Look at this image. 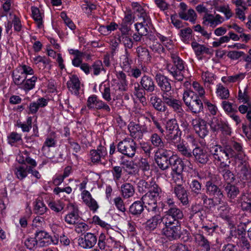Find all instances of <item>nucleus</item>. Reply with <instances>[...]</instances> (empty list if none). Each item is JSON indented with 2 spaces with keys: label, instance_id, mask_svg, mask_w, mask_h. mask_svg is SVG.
I'll return each mask as SVG.
<instances>
[{
  "label": "nucleus",
  "instance_id": "obj_1",
  "mask_svg": "<svg viewBox=\"0 0 251 251\" xmlns=\"http://www.w3.org/2000/svg\"><path fill=\"white\" fill-rule=\"evenodd\" d=\"M209 151V156L215 165L221 168L227 166V162L230 164L229 159L236 155L235 151L228 145H214L210 146Z\"/></svg>",
  "mask_w": 251,
  "mask_h": 251
},
{
  "label": "nucleus",
  "instance_id": "obj_2",
  "mask_svg": "<svg viewBox=\"0 0 251 251\" xmlns=\"http://www.w3.org/2000/svg\"><path fill=\"white\" fill-rule=\"evenodd\" d=\"M161 194V189L156 185H153L151 190L142 198L144 207L149 212H155L157 208V202Z\"/></svg>",
  "mask_w": 251,
  "mask_h": 251
},
{
  "label": "nucleus",
  "instance_id": "obj_3",
  "mask_svg": "<svg viewBox=\"0 0 251 251\" xmlns=\"http://www.w3.org/2000/svg\"><path fill=\"white\" fill-rule=\"evenodd\" d=\"M171 57L175 65L168 64L167 70L176 80L182 81L183 79V72L184 70V63L178 56V53L176 50L171 52Z\"/></svg>",
  "mask_w": 251,
  "mask_h": 251
},
{
  "label": "nucleus",
  "instance_id": "obj_4",
  "mask_svg": "<svg viewBox=\"0 0 251 251\" xmlns=\"http://www.w3.org/2000/svg\"><path fill=\"white\" fill-rule=\"evenodd\" d=\"M163 221L164 227L162 233L170 240L179 239L181 234L180 224L179 222L173 223L171 221Z\"/></svg>",
  "mask_w": 251,
  "mask_h": 251
},
{
  "label": "nucleus",
  "instance_id": "obj_5",
  "mask_svg": "<svg viewBox=\"0 0 251 251\" xmlns=\"http://www.w3.org/2000/svg\"><path fill=\"white\" fill-rule=\"evenodd\" d=\"M227 145L230 146L236 153V155L232 158H236L241 164L238 166V169L241 171V174L246 176L248 172V158L243 152L241 144L236 142H232Z\"/></svg>",
  "mask_w": 251,
  "mask_h": 251
},
{
  "label": "nucleus",
  "instance_id": "obj_6",
  "mask_svg": "<svg viewBox=\"0 0 251 251\" xmlns=\"http://www.w3.org/2000/svg\"><path fill=\"white\" fill-rule=\"evenodd\" d=\"M197 96H194V92L186 91L183 94V100L189 109L194 113H199L203 109L201 100Z\"/></svg>",
  "mask_w": 251,
  "mask_h": 251
},
{
  "label": "nucleus",
  "instance_id": "obj_7",
  "mask_svg": "<svg viewBox=\"0 0 251 251\" xmlns=\"http://www.w3.org/2000/svg\"><path fill=\"white\" fill-rule=\"evenodd\" d=\"M180 132L176 119L168 120L166 124L164 132L166 139L170 143L176 144L180 140Z\"/></svg>",
  "mask_w": 251,
  "mask_h": 251
},
{
  "label": "nucleus",
  "instance_id": "obj_8",
  "mask_svg": "<svg viewBox=\"0 0 251 251\" xmlns=\"http://www.w3.org/2000/svg\"><path fill=\"white\" fill-rule=\"evenodd\" d=\"M118 150L122 154L132 157L136 152V144L133 140L129 138H125L118 143Z\"/></svg>",
  "mask_w": 251,
  "mask_h": 251
},
{
  "label": "nucleus",
  "instance_id": "obj_9",
  "mask_svg": "<svg viewBox=\"0 0 251 251\" xmlns=\"http://www.w3.org/2000/svg\"><path fill=\"white\" fill-rule=\"evenodd\" d=\"M87 106L89 109H101L107 113H109L111 110L109 106L100 100L96 95H92L89 97L87 101Z\"/></svg>",
  "mask_w": 251,
  "mask_h": 251
},
{
  "label": "nucleus",
  "instance_id": "obj_10",
  "mask_svg": "<svg viewBox=\"0 0 251 251\" xmlns=\"http://www.w3.org/2000/svg\"><path fill=\"white\" fill-rule=\"evenodd\" d=\"M154 159L158 167L162 170H165L169 168L173 158L171 157L169 159L166 151L158 149L155 152Z\"/></svg>",
  "mask_w": 251,
  "mask_h": 251
},
{
  "label": "nucleus",
  "instance_id": "obj_11",
  "mask_svg": "<svg viewBox=\"0 0 251 251\" xmlns=\"http://www.w3.org/2000/svg\"><path fill=\"white\" fill-rule=\"evenodd\" d=\"M67 208L70 211L65 216V221L68 225H74L80 220L77 205L75 203L69 202Z\"/></svg>",
  "mask_w": 251,
  "mask_h": 251
},
{
  "label": "nucleus",
  "instance_id": "obj_12",
  "mask_svg": "<svg viewBox=\"0 0 251 251\" xmlns=\"http://www.w3.org/2000/svg\"><path fill=\"white\" fill-rule=\"evenodd\" d=\"M89 158L93 163H100L101 161L105 160L107 157L106 148L101 145L99 146L97 149L91 150L89 154Z\"/></svg>",
  "mask_w": 251,
  "mask_h": 251
},
{
  "label": "nucleus",
  "instance_id": "obj_13",
  "mask_svg": "<svg viewBox=\"0 0 251 251\" xmlns=\"http://www.w3.org/2000/svg\"><path fill=\"white\" fill-rule=\"evenodd\" d=\"M192 125L196 133L201 138H204L208 133V125L204 120L197 118L192 120Z\"/></svg>",
  "mask_w": 251,
  "mask_h": 251
},
{
  "label": "nucleus",
  "instance_id": "obj_14",
  "mask_svg": "<svg viewBox=\"0 0 251 251\" xmlns=\"http://www.w3.org/2000/svg\"><path fill=\"white\" fill-rule=\"evenodd\" d=\"M97 241V238L94 233L87 232L78 238V244L83 249H89L95 245Z\"/></svg>",
  "mask_w": 251,
  "mask_h": 251
},
{
  "label": "nucleus",
  "instance_id": "obj_15",
  "mask_svg": "<svg viewBox=\"0 0 251 251\" xmlns=\"http://www.w3.org/2000/svg\"><path fill=\"white\" fill-rule=\"evenodd\" d=\"M131 136L135 139H142L143 134L148 131L147 127L131 122L128 125Z\"/></svg>",
  "mask_w": 251,
  "mask_h": 251
},
{
  "label": "nucleus",
  "instance_id": "obj_16",
  "mask_svg": "<svg viewBox=\"0 0 251 251\" xmlns=\"http://www.w3.org/2000/svg\"><path fill=\"white\" fill-rule=\"evenodd\" d=\"M202 20V24L204 25L212 28L216 27L217 25L222 24L225 21L224 18L219 14L214 15L209 13L205 14Z\"/></svg>",
  "mask_w": 251,
  "mask_h": 251
},
{
  "label": "nucleus",
  "instance_id": "obj_17",
  "mask_svg": "<svg viewBox=\"0 0 251 251\" xmlns=\"http://www.w3.org/2000/svg\"><path fill=\"white\" fill-rule=\"evenodd\" d=\"M142 21L134 25L136 31L140 35H147L152 26L151 19L149 17L140 19Z\"/></svg>",
  "mask_w": 251,
  "mask_h": 251
},
{
  "label": "nucleus",
  "instance_id": "obj_18",
  "mask_svg": "<svg viewBox=\"0 0 251 251\" xmlns=\"http://www.w3.org/2000/svg\"><path fill=\"white\" fill-rule=\"evenodd\" d=\"M31 62L40 70H44L45 69L50 70L51 68V61L45 56L35 55L33 57H30Z\"/></svg>",
  "mask_w": 251,
  "mask_h": 251
},
{
  "label": "nucleus",
  "instance_id": "obj_19",
  "mask_svg": "<svg viewBox=\"0 0 251 251\" xmlns=\"http://www.w3.org/2000/svg\"><path fill=\"white\" fill-rule=\"evenodd\" d=\"M109 237L106 238L105 234L100 233L99 237L98 245L100 250H105L107 247L109 248L113 245H119V241L116 240L114 237H112V234H108Z\"/></svg>",
  "mask_w": 251,
  "mask_h": 251
},
{
  "label": "nucleus",
  "instance_id": "obj_20",
  "mask_svg": "<svg viewBox=\"0 0 251 251\" xmlns=\"http://www.w3.org/2000/svg\"><path fill=\"white\" fill-rule=\"evenodd\" d=\"M171 93H163L162 98L164 102L172 107L175 111L178 113H182L183 110L181 107V102L175 99L171 95Z\"/></svg>",
  "mask_w": 251,
  "mask_h": 251
},
{
  "label": "nucleus",
  "instance_id": "obj_21",
  "mask_svg": "<svg viewBox=\"0 0 251 251\" xmlns=\"http://www.w3.org/2000/svg\"><path fill=\"white\" fill-rule=\"evenodd\" d=\"M206 192L214 199L219 204H222V200L224 197L223 193L217 185L213 184L211 181H207L206 183Z\"/></svg>",
  "mask_w": 251,
  "mask_h": 251
},
{
  "label": "nucleus",
  "instance_id": "obj_22",
  "mask_svg": "<svg viewBox=\"0 0 251 251\" xmlns=\"http://www.w3.org/2000/svg\"><path fill=\"white\" fill-rule=\"evenodd\" d=\"M183 217L182 211L176 207L170 208L166 213L162 220L171 221L173 223L178 222V220H181Z\"/></svg>",
  "mask_w": 251,
  "mask_h": 251
},
{
  "label": "nucleus",
  "instance_id": "obj_23",
  "mask_svg": "<svg viewBox=\"0 0 251 251\" xmlns=\"http://www.w3.org/2000/svg\"><path fill=\"white\" fill-rule=\"evenodd\" d=\"M81 197L83 203L87 205L93 212H96L99 206L96 201L93 198L88 191L81 192Z\"/></svg>",
  "mask_w": 251,
  "mask_h": 251
},
{
  "label": "nucleus",
  "instance_id": "obj_24",
  "mask_svg": "<svg viewBox=\"0 0 251 251\" xmlns=\"http://www.w3.org/2000/svg\"><path fill=\"white\" fill-rule=\"evenodd\" d=\"M230 208L226 203H223L218 208V213L219 216L228 223L230 228L234 226V222L229 213Z\"/></svg>",
  "mask_w": 251,
  "mask_h": 251
},
{
  "label": "nucleus",
  "instance_id": "obj_25",
  "mask_svg": "<svg viewBox=\"0 0 251 251\" xmlns=\"http://www.w3.org/2000/svg\"><path fill=\"white\" fill-rule=\"evenodd\" d=\"M116 75L117 79L114 82V89L116 91L119 90L120 92L126 91L127 86L126 75L122 71L116 72Z\"/></svg>",
  "mask_w": 251,
  "mask_h": 251
},
{
  "label": "nucleus",
  "instance_id": "obj_26",
  "mask_svg": "<svg viewBox=\"0 0 251 251\" xmlns=\"http://www.w3.org/2000/svg\"><path fill=\"white\" fill-rule=\"evenodd\" d=\"M92 220L93 224L100 226L104 231L106 232L107 234H113V232H116L118 235L120 236H122L120 233L116 232L110 224L100 219L98 216H94Z\"/></svg>",
  "mask_w": 251,
  "mask_h": 251
},
{
  "label": "nucleus",
  "instance_id": "obj_27",
  "mask_svg": "<svg viewBox=\"0 0 251 251\" xmlns=\"http://www.w3.org/2000/svg\"><path fill=\"white\" fill-rule=\"evenodd\" d=\"M15 177L19 180H23L29 174V168L26 164L16 165L13 168Z\"/></svg>",
  "mask_w": 251,
  "mask_h": 251
},
{
  "label": "nucleus",
  "instance_id": "obj_28",
  "mask_svg": "<svg viewBox=\"0 0 251 251\" xmlns=\"http://www.w3.org/2000/svg\"><path fill=\"white\" fill-rule=\"evenodd\" d=\"M31 10L32 18L37 24L38 28H42L43 25V19L44 18V10L35 6H32Z\"/></svg>",
  "mask_w": 251,
  "mask_h": 251
},
{
  "label": "nucleus",
  "instance_id": "obj_29",
  "mask_svg": "<svg viewBox=\"0 0 251 251\" xmlns=\"http://www.w3.org/2000/svg\"><path fill=\"white\" fill-rule=\"evenodd\" d=\"M193 154L196 160L201 163L205 164L209 160V156L206 151L200 147H195L193 151Z\"/></svg>",
  "mask_w": 251,
  "mask_h": 251
},
{
  "label": "nucleus",
  "instance_id": "obj_30",
  "mask_svg": "<svg viewBox=\"0 0 251 251\" xmlns=\"http://www.w3.org/2000/svg\"><path fill=\"white\" fill-rule=\"evenodd\" d=\"M174 160V162H171L172 172L171 173H182L184 169V164H189V167L190 169H192V164L188 160L183 161L179 158H177Z\"/></svg>",
  "mask_w": 251,
  "mask_h": 251
},
{
  "label": "nucleus",
  "instance_id": "obj_31",
  "mask_svg": "<svg viewBox=\"0 0 251 251\" xmlns=\"http://www.w3.org/2000/svg\"><path fill=\"white\" fill-rule=\"evenodd\" d=\"M57 136L55 131L50 130L47 138L43 144L42 150L44 152L50 148H53L56 146Z\"/></svg>",
  "mask_w": 251,
  "mask_h": 251
},
{
  "label": "nucleus",
  "instance_id": "obj_32",
  "mask_svg": "<svg viewBox=\"0 0 251 251\" xmlns=\"http://www.w3.org/2000/svg\"><path fill=\"white\" fill-rule=\"evenodd\" d=\"M156 79L158 86L163 91V93H171V84L167 77L161 74H157L156 75Z\"/></svg>",
  "mask_w": 251,
  "mask_h": 251
},
{
  "label": "nucleus",
  "instance_id": "obj_33",
  "mask_svg": "<svg viewBox=\"0 0 251 251\" xmlns=\"http://www.w3.org/2000/svg\"><path fill=\"white\" fill-rule=\"evenodd\" d=\"M35 235L39 247L47 246L50 245L51 236L46 231L41 230L36 232Z\"/></svg>",
  "mask_w": 251,
  "mask_h": 251
},
{
  "label": "nucleus",
  "instance_id": "obj_34",
  "mask_svg": "<svg viewBox=\"0 0 251 251\" xmlns=\"http://www.w3.org/2000/svg\"><path fill=\"white\" fill-rule=\"evenodd\" d=\"M48 103V100L44 98L38 99L37 101L29 103L28 106L29 113L34 114L37 113L40 107H45Z\"/></svg>",
  "mask_w": 251,
  "mask_h": 251
},
{
  "label": "nucleus",
  "instance_id": "obj_35",
  "mask_svg": "<svg viewBox=\"0 0 251 251\" xmlns=\"http://www.w3.org/2000/svg\"><path fill=\"white\" fill-rule=\"evenodd\" d=\"M211 128L216 131L220 129L223 134L229 135L231 133V129L230 126L227 125H223L220 126V124L216 118H213L210 124Z\"/></svg>",
  "mask_w": 251,
  "mask_h": 251
},
{
  "label": "nucleus",
  "instance_id": "obj_36",
  "mask_svg": "<svg viewBox=\"0 0 251 251\" xmlns=\"http://www.w3.org/2000/svg\"><path fill=\"white\" fill-rule=\"evenodd\" d=\"M140 83L143 89L147 92H152L154 91L155 85L151 77L144 75L142 77Z\"/></svg>",
  "mask_w": 251,
  "mask_h": 251
},
{
  "label": "nucleus",
  "instance_id": "obj_37",
  "mask_svg": "<svg viewBox=\"0 0 251 251\" xmlns=\"http://www.w3.org/2000/svg\"><path fill=\"white\" fill-rule=\"evenodd\" d=\"M67 86L72 93L77 95L80 88V81L78 77L75 75H72L70 80L67 82Z\"/></svg>",
  "mask_w": 251,
  "mask_h": 251
},
{
  "label": "nucleus",
  "instance_id": "obj_38",
  "mask_svg": "<svg viewBox=\"0 0 251 251\" xmlns=\"http://www.w3.org/2000/svg\"><path fill=\"white\" fill-rule=\"evenodd\" d=\"M37 81V77L35 75H33L29 78H26L19 88L24 90L25 93H27L35 87Z\"/></svg>",
  "mask_w": 251,
  "mask_h": 251
},
{
  "label": "nucleus",
  "instance_id": "obj_39",
  "mask_svg": "<svg viewBox=\"0 0 251 251\" xmlns=\"http://www.w3.org/2000/svg\"><path fill=\"white\" fill-rule=\"evenodd\" d=\"M174 192L176 197L183 205L188 204V195L186 190L182 186H175L174 187Z\"/></svg>",
  "mask_w": 251,
  "mask_h": 251
},
{
  "label": "nucleus",
  "instance_id": "obj_40",
  "mask_svg": "<svg viewBox=\"0 0 251 251\" xmlns=\"http://www.w3.org/2000/svg\"><path fill=\"white\" fill-rule=\"evenodd\" d=\"M195 240L198 246L202 248V250L205 251H210V242L202 234H197L195 236Z\"/></svg>",
  "mask_w": 251,
  "mask_h": 251
},
{
  "label": "nucleus",
  "instance_id": "obj_41",
  "mask_svg": "<svg viewBox=\"0 0 251 251\" xmlns=\"http://www.w3.org/2000/svg\"><path fill=\"white\" fill-rule=\"evenodd\" d=\"M22 135L16 132H11L7 136V143L11 146H16L18 144L22 142Z\"/></svg>",
  "mask_w": 251,
  "mask_h": 251
},
{
  "label": "nucleus",
  "instance_id": "obj_42",
  "mask_svg": "<svg viewBox=\"0 0 251 251\" xmlns=\"http://www.w3.org/2000/svg\"><path fill=\"white\" fill-rule=\"evenodd\" d=\"M12 77L14 83L19 87L22 84L26 78L25 75L22 73L18 68H16L12 72Z\"/></svg>",
  "mask_w": 251,
  "mask_h": 251
},
{
  "label": "nucleus",
  "instance_id": "obj_43",
  "mask_svg": "<svg viewBox=\"0 0 251 251\" xmlns=\"http://www.w3.org/2000/svg\"><path fill=\"white\" fill-rule=\"evenodd\" d=\"M161 218L159 215H155L147 220L145 224L147 230L152 231L156 228L158 225L161 222Z\"/></svg>",
  "mask_w": 251,
  "mask_h": 251
},
{
  "label": "nucleus",
  "instance_id": "obj_44",
  "mask_svg": "<svg viewBox=\"0 0 251 251\" xmlns=\"http://www.w3.org/2000/svg\"><path fill=\"white\" fill-rule=\"evenodd\" d=\"M229 164H227V166L221 168L218 167L220 172L223 175L224 179L227 182V184L232 182L234 179L233 174L229 170Z\"/></svg>",
  "mask_w": 251,
  "mask_h": 251
},
{
  "label": "nucleus",
  "instance_id": "obj_45",
  "mask_svg": "<svg viewBox=\"0 0 251 251\" xmlns=\"http://www.w3.org/2000/svg\"><path fill=\"white\" fill-rule=\"evenodd\" d=\"M150 141L154 147L157 148L159 150L164 147L165 142L163 139L156 133H152L151 135Z\"/></svg>",
  "mask_w": 251,
  "mask_h": 251
},
{
  "label": "nucleus",
  "instance_id": "obj_46",
  "mask_svg": "<svg viewBox=\"0 0 251 251\" xmlns=\"http://www.w3.org/2000/svg\"><path fill=\"white\" fill-rule=\"evenodd\" d=\"M191 46L196 55L197 56H201L203 54H209V49L203 45H201L197 42H193Z\"/></svg>",
  "mask_w": 251,
  "mask_h": 251
},
{
  "label": "nucleus",
  "instance_id": "obj_47",
  "mask_svg": "<svg viewBox=\"0 0 251 251\" xmlns=\"http://www.w3.org/2000/svg\"><path fill=\"white\" fill-rule=\"evenodd\" d=\"M32 123V117L28 116L25 122H22L20 120H17L15 126L19 128H21L23 132H28L31 129Z\"/></svg>",
  "mask_w": 251,
  "mask_h": 251
},
{
  "label": "nucleus",
  "instance_id": "obj_48",
  "mask_svg": "<svg viewBox=\"0 0 251 251\" xmlns=\"http://www.w3.org/2000/svg\"><path fill=\"white\" fill-rule=\"evenodd\" d=\"M245 77V75L243 73H240L233 75L224 76L221 78L222 81L226 85H228L231 83L240 81Z\"/></svg>",
  "mask_w": 251,
  "mask_h": 251
},
{
  "label": "nucleus",
  "instance_id": "obj_49",
  "mask_svg": "<svg viewBox=\"0 0 251 251\" xmlns=\"http://www.w3.org/2000/svg\"><path fill=\"white\" fill-rule=\"evenodd\" d=\"M131 7L135 14H137V16L140 19L144 18L146 17H149V15L146 12L145 10L141 4L138 2H133L131 3Z\"/></svg>",
  "mask_w": 251,
  "mask_h": 251
},
{
  "label": "nucleus",
  "instance_id": "obj_50",
  "mask_svg": "<svg viewBox=\"0 0 251 251\" xmlns=\"http://www.w3.org/2000/svg\"><path fill=\"white\" fill-rule=\"evenodd\" d=\"M179 17L186 21H189L194 23L197 19V15L195 11L192 9H189L187 11H181L179 13Z\"/></svg>",
  "mask_w": 251,
  "mask_h": 251
},
{
  "label": "nucleus",
  "instance_id": "obj_51",
  "mask_svg": "<svg viewBox=\"0 0 251 251\" xmlns=\"http://www.w3.org/2000/svg\"><path fill=\"white\" fill-rule=\"evenodd\" d=\"M136 52L141 61L148 62L151 60V56L148 50L145 47L141 46L138 47L136 49Z\"/></svg>",
  "mask_w": 251,
  "mask_h": 251
},
{
  "label": "nucleus",
  "instance_id": "obj_52",
  "mask_svg": "<svg viewBox=\"0 0 251 251\" xmlns=\"http://www.w3.org/2000/svg\"><path fill=\"white\" fill-rule=\"evenodd\" d=\"M150 101L153 107L159 111H165L167 107L164 105L162 100L159 98L153 96L151 98Z\"/></svg>",
  "mask_w": 251,
  "mask_h": 251
},
{
  "label": "nucleus",
  "instance_id": "obj_53",
  "mask_svg": "<svg viewBox=\"0 0 251 251\" xmlns=\"http://www.w3.org/2000/svg\"><path fill=\"white\" fill-rule=\"evenodd\" d=\"M216 94L217 96L222 100H226L229 96L228 89L221 83L218 84L216 86Z\"/></svg>",
  "mask_w": 251,
  "mask_h": 251
},
{
  "label": "nucleus",
  "instance_id": "obj_54",
  "mask_svg": "<svg viewBox=\"0 0 251 251\" xmlns=\"http://www.w3.org/2000/svg\"><path fill=\"white\" fill-rule=\"evenodd\" d=\"M122 195L125 198H129L133 196L134 189L130 183H126L121 186Z\"/></svg>",
  "mask_w": 251,
  "mask_h": 251
},
{
  "label": "nucleus",
  "instance_id": "obj_55",
  "mask_svg": "<svg viewBox=\"0 0 251 251\" xmlns=\"http://www.w3.org/2000/svg\"><path fill=\"white\" fill-rule=\"evenodd\" d=\"M33 209L36 214L42 215L46 212L48 208L42 201L36 200L34 202Z\"/></svg>",
  "mask_w": 251,
  "mask_h": 251
},
{
  "label": "nucleus",
  "instance_id": "obj_56",
  "mask_svg": "<svg viewBox=\"0 0 251 251\" xmlns=\"http://www.w3.org/2000/svg\"><path fill=\"white\" fill-rule=\"evenodd\" d=\"M142 201H136L129 207L130 212L134 215H138L141 214L144 210V206Z\"/></svg>",
  "mask_w": 251,
  "mask_h": 251
},
{
  "label": "nucleus",
  "instance_id": "obj_57",
  "mask_svg": "<svg viewBox=\"0 0 251 251\" xmlns=\"http://www.w3.org/2000/svg\"><path fill=\"white\" fill-rule=\"evenodd\" d=\"M91 68L92 75L96 76L99 75L100 73L104 70V67L101 61L99 60L95 61L92 64Z\"/></svg>",
  "mask_w": 251,
  "mask_h": 251
},
{
  "label": "nucleus",
  "instance_id": "obj_58",
  "mask_svg": "<svg viewBox=\"0 0 251 251\" xmlns=\"http://www.w3.org/2000/svg\"><path fill=\"white\" fill-rule=\"evenodd\" d=\"M192 87L194 90V92L195 93L196 95L199 98L203 99L205 96V90L204 88L201 86L198 82L193 81L192 84Z\"/></svg>",
  "mask_w": 251,
  "mask_h": 251
},
{
  "label": "nucleus",
  "instance_id": "obj_59",
  "mask_svg": "<svg viewBox=\"0 0 251 251\" xmlns=\"http://www.w3.org/2000/svg\"><path fill=\"white\" fill-rule=\"evenodd\" d=\"M176 147L179 152L183 156L187 157H189L192 156L191 150L188 147L187 144L181 142L178 144Z\"/></svg>",
  "mask_w": 251,
  "mask_h": 251
},
{
  "label": "nucleus",
  "instance_id": "obj_60",
  "mask_svg": "<svg viewBox=\"0 0 251 251\" xmlns=\"http://www.w3.org/2000/svg\"><path fill=\"white\" fill-rule=\"evenodd\" d=\"M48 204L51 210L57 213L61 211L64 208L63 203L59 200L49 201H48Z\"/></svg>",
  "mask_w": 251,
  "mask_h": 251
},
{
  "label": "nucleus",
  "instance_id": "obj_61",
  "mask_svg": "<svg viewBox=\"0 0 251 251\" xmlns=\"http://www.w3.org/2000/svg\"><path fill=\"white\" fill-rule=\"evenodd\" d=\"M201 78L204 84L207 85L213 84L215 79L214 75L208 71L202 73Z\"/></svg>",
  "mask_w": 251,
  "mask_h": 251
},
{
  "label": "nucleus",
  "instance_id": "obj_62",
  "mask_svg": "<svg viewBox=\"0 0 251 251\" xmlns=\"http://www.w3.org/2000/svg\"><path fill=\"white\" fill-rule=\"evenodd\" d=\"M131 61L129 58V55L126 52L121 56L120 64L123 69H128L130 67Z\"/></svg>",
  "mask_w": 251,
  "mask_h": 251
},
{
  "label": "nucleus",
  "instance_id": "obj_63",
  "mask_svg": "<svg viewBox=\"0 0 251 251\" xmlns=\"http://www.w3.org/2000/svg\"><path fill=\"white\" fill-rule=\"evenodd\" d=\"M155 37L159 40L162 45L166 47L169 50L173 49L174 46L173 45V42L169 38L159 33L156 34Z\"/></svg>",
  "mask_w": 251,
  "mask_h": 251
},
{
  "label": "nucleus",
  "instance_id": "obj_64",
  "mask_svg": "<svg viewBox=\"0 0 251 251\" xmlns=\"http://www.w3.org/2000/svg\"><path fill=\"white\" fill-rule=\"evenodd\" d=\"M11 22L15 31L20 32L23 28V25L20 18L17 15H11Z\"/></svg>",
  "mask_w": 251,
  "mask_h": 251
}]
</instances>
